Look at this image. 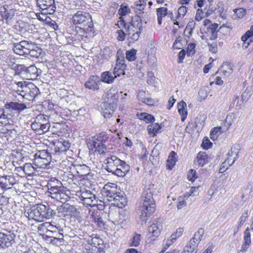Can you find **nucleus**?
I'll use <instances>...</instances> for the list:
<instances>
[{"mask_svg": "<svg viewBox=\"0 0 253 253\" xmlns=\"http://www.w3.org/2000/svg\"><path fill=\"white\" fill-rule=\"evenodd\" d=\"M153 192L150 188L146 187L140 198L137 212L143 221L146 220V218L155 211L156 204L153 198Z\"/></svg>", "mask_w": 253, "mask_h": 253, "instance_id": "obj_1", "label": "nucleus"}, {"mask_svg": "<svg viewBox=\"0 0 253 253\" xmlns=\"http://www.w3.org/2000/svg\"><path fill=\"white\" fill-rule=\"evenodd\" d=\"M27 108L25 103L13 101L7 102L3 108H0V124L5 125L8 124L9 117L13 115V111L20 113Z\"/></svg>", "mask_w": 253, "mask_h": 253, "instance_id": "obj_2", "label": "nucleus"}, {"mask_svg": "<svg viewBox=\"0 0 253 253\" xmlns=\"http://www.w3.org/2000/svg\"><path fill=\"white\" fill-rule=\"evenodd\" d=\"M117 95L112 93H107L104 96V101L102 102L100 107L102 114L106 119L111 117L117 108Z\"/></svg>", "mask_w": 253, "mask_h": 253, "instance_id": "obj_3", "label": "nucleus"}, {"mask_svg": "<svg viewBox=\"0 0 253 253\" xmlns=\"http://www.w3.org/2000/svg\"><path fill=\"white\" fill-rule=\"evenodd\" d=\"M51 159L50 153L45 150H40L35 154L33 163L38 169H49Z\"/></svg>", "mask_w": 253, "mask_h": 253, "instance_id": "obj_4", "label": "nucleus"}, {"mask_svg": "<svg viewBox=\"0 0 253 253\" xmlns=\"http://www.w3.org/2000/svg\"><path fill=\"white\" fill-rule=\"evenodd\" d=\"M72 22L74 25H78L83 28H91L93 26L91 16L88 12L78 10L72 17Z\"/></svg>", "mask_w": 253, "mask_h": 253, "instance_id": "obj_5", "label": "nucleus"}, {"mask_svg": "<svg viewBox=\"0 0 253 253\" xmlns=\"http://www.w3.org/2000/svg\"><path fill=\"white\" fill-rule=\"evenodd\" d=\"M204 232V228H201L195 232L194 237L187 243L181 253H196L198 246L202 240Z\"/></svg>", "mask_w": 253, "mask_h": 253, "instance_id": "obj_6", "label": "nucleus"}, {"mask_svg": "<svg viewBox=\"0 0 253 253\" xmlns=\"http://www.w3.org/2000/svg\"><path fill=\"white\" fill-rule=\"evenodd\" d=\"M78 196L84 204L91 207L97 206V200L95 194L90 190L81 188L80 191L78 192Z\"/></svg>", "mask_w": 253, "mask_h": 253, "instance_id": "obj_7", "label": "nucleus"}, {"mask_svg": "<svg viewBox=\"0 0 253 253\" xmlns=\"http://www.w3.org/2000/svg\"><path fill=\"white\" fill-rule=\"evenodd\" d=\"M17 180L13 174L3 175L0 176V187L3 190H7L14 188L16 190Z\"/></svg>", "mask_w": 253, "mask_h": 253, "instance_id": "obj_8", "label": "nucleus"}, {"mask_svg": "<svg viewBox=\"0 0 253 253\" xmlns=\"http://www.w3.org/2000/svg\"><path fill=\"white\" fill-rule=\"evenodd\" d=\"M142 30V24L137 23H130L127 28V34L130 42H134L139 38V35Z\"/></svg>", "mask_w": 253, "mask_h": 253, "instance_id": "obj_9", "label": "nucleus"}, {"mask_svg": "<svg viewBox=\"0 0 253 253\" xmlns=\"http://www.w3.org/2000/svg\"><path fill=\"white\" fill-rule=\"evenodd\" d=\"M46 194L48 196L62 203H65L68 197L67 194H66V188L64 186L47 190Z\"/></svg>", "mask_w": 253, "mask_h": 253, "instance_id": "obj_10", "label": "nucleus"}, {"mask_svg": "<svg viewBox=\"0 0 253 253\" xmlns=\"http://www.w3.org/2000/svg\"><path fill=\"white\" fill-rule=\"evenodd\" d=\"M37 6L44 13L53 14L56 10L55 0H36Z\"/></svg>", "mask_w": 253, "mask_h": 253, "instance_id": "obj_11", "label": "nucleus"}, {"mask_svg": "<svg viewBox=\"0 0 253 253\" xmlns=\"http://www.w3.org/2000/svg\"><path fill=\"white\" fill-rule=\"evenodd\" d=\"M33 43L26 41H22L19 43H14L13 46L14 52L18 55L27 56Z\"/></svg>", "mask_w": 253, "mask_h": 253, "instance_id": "obj_12", "label": "nucleus"}, {"mask_svg": "<svg viewBox=\"0 0 253 253\" xmlns=\"http://www.w3.org/2000/svg\"><path fill=\"white\" fill-rule=\"evenodd\" d=\"M29 90L28 92H25L24 94L23 97H22V100H18L17 102L25 103V105L27 106L26 104L28 103L29 101H33L37 95L39 93V90L33 84L29 83Z\"/></svg>", "mask_w": 253, "mask_h": 253, "instance_id": "obj_13", "label": "nucleus"}, {"mask_svg": "<svg viewBox=\"0 0 253 253\" xmlns=\"http://www.w3.org/2000/svg\"><path fill=\"white\" fill-rule=\"evenodd\" d=\"M106 161V169L109 172H111L115 175L116 171L118 169L117 167L121 163V160L116 156H112L110 158H107Z\"/></svg>", "mask_w": 253, "mask_h": 253, "instance_id": "obj_14", "label": "nucleus"}, {"mask_svg": "<svg viewBox=\"0 0 253 253\" xmlns=\"http://www.w3.org/2000/svg\"><path fill=\"white\" fill-rule=\"evenodd\" d=\"M25 216L29 219H33L37 221H42L40 213L39 205L34 206L24 212Z\"/></svg>", "mask_w": 253, "mask_h": 253, "instance_id": "obj_15", "label": "nucleus"}, {"mask_svg": "<svg viewBox=\"0 0 253 253\" xmlns=\"http://www.w3.org/2000/svg\"><path fill=\"white\" fill-rule=\"evenodd\" d=\"M101 81L97 76H91L85 83V87L93 90H97L99 89V85Z\"/></svg>", "mask_w": 253, "mask_h": 253, "instance_id": "obj_16", "label": "nucleus"}, {"mask_svg": "<svg viewBox=\"0 0 253 253\" xmlns=\"http://www.w3.org/2000/svg\"><path fill=\"white\" fill-rule=\"evenodd\" d=\"M14 237L13 234L10 233L7 234L0 233V247L2 248L10 247Z\"/></svg>", "mask_w": 253, "mask_h": 253, "instance_id": "obj_17", "label": "nucleus"}, {"mask_svg": "<svg viewBox=\"0 0 253 253\" xmlns=\"http://www.w3.org/2000/svg\"><path fill=\"white\" fill-rule=\"evenodd\" d=\"M38 205L42 221L44 218H50L52 217L55 214L54 211L51 209L48 205L45 206L42 204Z\"/></svg>", "mask_w": 253, "mask_h": 253, "instance_id": "obj_18", "label": "nucleus"}, {"mask_svg": "<svg viewBox=\"0 0 253 253\" xmlns=\"http://www.w3.org/2000/svg\"><path fill=\"white\" fill-rule=\"evenodd\" d=\"M127 200L126 197L124 195V193L117 192L115 197L110 202L111 205H113L119 208H123L126 204Z\"/></svg>", "mask_w": 253, "mask_h": 253, "instance_id": "obj_19", "label": "nucleus"}, {"mask_svg": "<svg viewBox=\"0 0 253 253\" xmlns=\"http://www.w3.org/2000/svg\"><path fill=\"white\" fill-rule=\"evenodd\" d=\"M15 83L16 86L13 87V91L20 95L22 97H23L24 94L29 90V84L26 83L25 81L17 82Z\"/></svg>", "mask_w": 253, "mask_h": 253, "instance_id": "obj_20", "label": "nucleus"}, {"mask_svg": "<svg viewBox=\"0 0 253 253\" xmlns=\"http://www.w3.org/2000/svg\"><path fill=\"white\" fill-rule=\"evenodd\" d=\"M240 147L239 144L233 145L227 153V160L234 164L235 161L239 158V153Z\"/></svg>", "mask_w": 253, "mask_h": 253, "instance_id": "obj_21", "label": "nucleus"}, {"mask_svg": "<svg viewBox=\"0 0 253 253\" xmlns=\"http://www.w3.org/2000/svg\"><path fill=\"white\" fill-rule=\"evenodd\" d=\"M20 170L23 172L22 176L24 175H27L28 176H33L36 175V171H38L37 169L38 168L33 166L30 163H26L23 167H20Z\"/></svg>", "mask_w": 253, "mask_h": 253, "instance_id": "obj_22", "label": "nucleus"}, {"mask_svg": "<svg viewBox=\"0 0 253 253\" xmlns=\"http://www.w3.org/2000/svg\"><path fill=\"white\" fill-rule=\"evenodd\" d=\"M117 190L116 187H110V189H108V187H104V190L102 191V195L104 198V200L110 203L113 197L117 195Z\"/></svg>", "mask_w": 253, "mask_h": 253, "instance_id": "obj_23", "label": "nucleus"}, {"mask_svg": "<svg viewBox=\"0 0 253 253\" xmlns=\"http://www.w3.org/2000/svg\"><path fill=\"white\" fill-rule=\"evenodd\" d=\"M116 175L120 177L125 176L129 170L130 167L125 161L121 160V163L117 167Z\"/></svg>", "mask_w": 253, "mask_h": 253, "instance_id": "obj_24", "label": "nucleus"}, {"mask_svg": "<svg viewBox=\"0 0 253 253\" xmlns=\"http://www.w3.org/2000/svg\"><path fill=\"white\" fill-rule=\"evenodd\" d=\"M45 121V117L43 114H39L35 118L34 122L31 124L32 128L37 133V131H38L39 129H40L41 126H42L43 123H44V122Z\"/></svg>", "mask_w": 253, "mask_h": 253, "instance_id": "obj_25", "label": "nucleus"}, {"mask_svg": "<svg viewBox=\"0 0 253 253\" xmlns=\"http://www.w3.org/2000/svg\"><path fill=\"white\" fill-rule=\"evenodd\" d=\"M144 8V5H143V4H137L136 7L135 8V12L136 14V15L132 18L131 23H142L141 17L144 13V12L142 11V10H143Z\"/></svg>", "mask_w": 253, "mask_h": 253, "instance_id": "obj_26", "label": "nucleus"}, {"mask_svg": "<svg viewBox=\"0 0 253 253\" xmlns=\"http://www.w3.org/2000/svg\"><path fill=\"white\" fill-rule=\"evenodd\" d=\"M251 243L250 230L248 227L244 231V242L242 246L240 252L245 253L249 248Z\"/></svg>", "mask_w": 253, "mask_h": 253, "instance_id": "obj_27", "label": "nucleus"}, {"mask_svg": "<svg viewBox=\"0 0 253 253\" xmlns=\"http://www.w3.org/2000/svg\"><path fill=\"white\" fill-rule=\"evenodd\" d=\"M43 54V53L42 48L33 44L32 47L30 48L26 57L38 58L40 56H42Z\"/></svg>", "mask_w": 253, "mask_h": 253, "instance_id": "obj_28", "label": "nucleus"}, {"mask_svg": "<svg viewBox=\"0 0 253 253\" xmlns=\"http://www.w3.org/2000/svg\"><path fill=\"white\" fill-rule=\"evenodd\" d=\"M0 12L1 17L6 21L7 23L11 20L14 15L13 9L8 10L5 7H2Z\"/></svg>", "mask_w": 253, "mask_h": 253, "instance_id": "obj_29", "label": "nucleus"}, {"mask_svg": "<svg viewBox=\"0 0 253 253\" xmlns=\"http://www.w3.org/2000/svg\"><path fill=\"white\" fill-rule=\"evenodd\" d=\"M177 108L181 116V121L183 122L187 116V104L184 101H181L177 104Z\"/></svg>", "mask_w": 253, "mask_h": 253, "instance_id": "obj_30", "label": "nucleus"}, {"mask_svg": "<svg viewBox=\"0 0 253 253\" xmlns=\"http://www.w3.org/2000/svg\"><path fill=\"white\" fill-rule=\"evenodd\" d=\"M115 77H113L109 71L104 72L101 74V82L108 84H112L114 81Z\"/></svg>", "mask_w": 253, "mask_h": 253, "instance_id": "obj_31", "label": "nucleus"}, {"mask_svg": "<svg viewBox=\"0 0 253 253\" xmlns=\"http://www.w3.org/2000/svg\"><path fill=\"white\" fill-rule=\"evenodd\" d=\"M158 17V23L159 25L162 23L163 18L165 17L168 14V9L165 7H161L156 9Z\"/></svg>", "mask_w": 253, "mask_h": 253, "instance_id": "obj_32", "label": "nucleus"}, {"mask_svg": "<svg viewBox=\"0 0 253 253\" xmlns=\"http://www.w3.org/2000/svg\"><path fill=\"white\" fill-rule=\"evenodd\" d=\"M197 161L201 167H203L208 162V158L206 152H200L197 156Z\"/></svg>", "mask_w": 253, "mask_h": 253, "instance_id": "obj_33", "label": "nucleus"}, {"mask_svg": "<svg viewBox=\"0 0 253 253\" xmlns=\"http://www.w3.org/2000/svg\"><path fill=\"white\" fill-rule=\"evenodd\" d=\"M92 145L95 151L98 152L100 154H105L107 152V148L102 142L93 141Z\"/></svg>", "mask_w": 253, "mask_h": 253, "instance_id": "obj_34", "label": "nucleus"}, {"mask_svg": "<svg viewBox=\"0 0 253 253\" xmlns=\"http://www.w3.org/2000/svg\"><path fill=\"white\" fill-rule=\"evenodd\" d=\"M63 186L62 182L55 178H52L48 181L47 187V190L59 188Z\"/></svg>", "mask_w": 253, "mask_h": 253, "instance_id": "obj_35", "label": "nucleus"}, {"mask_svg": "<svg viewBox=\"0 0 253 253\" xmlns=\"http://www.w3.org/2000/svg\"><path fill=\"white\" fill-rule=\"evenodd\" d=\"M137 117L139 120H143L147 123H152L155 121L154 117L147 113L138 114Z\"/></svg>", "mask_w": 253, "mask_h": 253, "instance_id": "obj_36", "label": "nucleus"}, {"mask_svg": "<svg viewBox=\"0 0 253 253\" xmlns=\"http://www.w3.org/2000/svg\"><path fill=\"white\" fill-rule=\"evenodd\" d=\"M176 154L174 151H171L169 156L168 159L167 160V167L168 169H171L175 165L176 162Z\"/></svg>", "mask_w": 253, "mask_h": 253, "instance_id": "obj_37", "label": "nucleus"}, {"mask_svg": "<svg viewBox=\"0 0 253 253\" xmlns=\"http://www.w3.org/2000/svg\"><path fill=\"white\" fill-rule=\"evenodd\" d=\"M219 71L222 73V75L228 77L232 73V69L230 64L228 63H224Z\"/></svg>", "mask_w": 253, "mask_h": 253, "instance_id": "obj_38", "label": "nucleus"}, {"mask_svg": "<svg viewBox=\"0 0 253 253\" xmlns=\"http://www.w3.org/2000/svg\"><path fill=\"white\" fill-rule=\"evenodd\" d=\"M76 170L77 172L81 176L86 175L90 172L89 168L85 165L78 166Z\"/></svg>", "mask_w": 253, "mask_h": 253, "instance_id": "obj_39", "label": "nucleus"}, {"mask_svg": "<svg viewBox=\"0 0 253 253\" xmlns=\"http://www.w3.org/2000/svg\"><path fill=\"white\" fill-rule=\"evenodd\" d=\"M43 227L46 228L45 231H49L51 232H53V231H55L57 230H60L61 229V227L59 225L55 224H53L50 222H44Z\"/></svg>", "mask_w": 253, "mask_h": 253, "instance_id": "obj_40", "label": "nucleus"}, {"mask_svg": "<svg viewBox=\"0 0 253 253\" xmlns=\"http://www.w3.org/2000/svg\"><path fill=\"white\" fill-rule=\"evenodd\" d=\"M91 218H92V220L94 221V222L96 223L98 226L102 227L104 226V224L103 219L100 214H98V211L93 212L91 215Z\"/></svg>", "mask_w": 253, "mask_h": 253, "instance_id": "obj_41", "label": "nucleus"}, {"mask_svg": "<svg viewBox=\"0 0 253 253\" xmlns=\"http://www.w3.org/2000/svg\"><path fill=\"white\" fill-rule=\"evenodd\" d=\"M161 126L157 123L152 124L148 126L147 130L149 133L155 135L158 131L161 129Z\"/></svg>", "mask_w": 253, "mask_h": 253, "instance_id": "obj_42", "label": "nucleus"}, {"mask_svg": "<svg viewBox=\"0 0 253 253\" xmlns=\"http://www.w3.org/2000/svg\"><path fill=\"white\" fill-rule=\"evenodd\" d=\"M136 52L137 50L135 49H132L130 50H127L126 53V58L129 61H134L136 58Z\"/></svg>", "mask_w": 253, "mask_h": 253, "instance_id": "obj_43", "label": "nucleus"}, {"mask_svg": "<svg viewBox=\"0 0 253 253\" xmlns=\"http://www.w3.org/2000/svg\"><path fill=\"white\" fill-rule=\"evenodd\" d=\"M64 236L46 238V240L53 245L61 244L64 241Z\"/></svg>", "mask_w": 253, "mask_h": 253, "instance_id": "obj_44", "label": "nucleus"}, {"mask_svg": "<svg viewBox=\"0 0 253 253\" xmlns=\"http://www.w3.org/2000/svg\"><path fill=\"white\" fill-rule=\"evenodd\" d=\"M44 122V123L42 124V126H41V127H40V129H39L38 131H37V134H43L48 130L50 127V124L46 118L45 121Z\"/></svg>", "mask_w": 253, "mask_h": 253, "instance_id": "obj_45", "label": "nucleus"}, {"mask_svg": "<svg viewBox=\"0 0 253 253\" xmlns=\"http://www.w3.org/2000/svg\"><path fill=\"white\" fill-rule=\"evenodd\" d=\"M62 232L63 230L62 229H60V230H57L55 231H53V232L45 231V234L46 236V238L64 236Z\"/></svg>", "mask_w": 253, "mask_h": 253, "instance_id": "obj_46", "label": "nucleus"}, {"mask_svg": "<svg viewBox=\"0 0 253 253\" xmlns=\"http://www.w3.org/2000/svg\"><path fill=\"white\" fill-rule=\"evenodd\" d=\"M64 211H65V215H71L76 211V208L74 206L69 204L64 203Z\"/></svg>", "mask_w": 253, "mask_h": 253, "instance_id": "obj_47", "label": "nucleus"}, {"mask_svg": "<svg viewBox=\"0 0 253 253\" xmlns=\"http://www.w3.org/2000/svg\"><path fill=\"white\" fill-rule=\"evenodd\" d=\"M27 71L33 77L36 78L38 76V69L34 65L27 67Z\"/></svg>", "mask_w": 253, "mask_h": 253, "instance_id": "obj_48", "label": "nucleus"}, {"mask_svg": "<svg viewBox=\"0 0 253 253\" xmlns=\"http://www.w3.org/2000/svg\"><path fill=\"white\" fill-rule=\"evenodd\" d=\"M233 164V163L229 161L228 160L226 159L225 161L222 164L219 169V172L223 173L225 172L226 170L228 168Z\"/></svg>", "mask_w": 253, "mask_h": 253, "instance_id": "obj_49", "label": "nucleus"}, {"mask_svg": "<svg viewBox=\"0 0 253 253\" xmlns=\"http://www.w3.org/2000/svg\"><path fill=\"white\" fill-rule=\"evenodd\" d=\"M236 119V115L234 113L229 114L225 119V122L229 126H230Z\"/></svg>", "mask_w": 253, "mask_h": 253, "instance_id": "obj_50", "label": "nucleus"}, {"mask_svg": "<svg viewBox=\"0 0 253 253\" xmlns=\"http://www.w3.org/2000/svg\"><path fill=\"white\" fill-rule=\"evenodd\" d=\"M130 9L126 5H122L121 8L119 9V13L121 16L126 15L127 14L130 13Z\"/></svg>", "mask_w": 253, "mask_h": 253, "instance_id": "obj_51", "label": "nucleus"}, {"mask_svg": "<svg viewBox=\"0 0 253 253\" xmlns=\"http://www.w3.org/2000/svg\"><path fill=\"white\" fill-rule=\"evenodd\" d=\"M218 25L217 23L210 24L207 28V33L209 34L217 33Z\"/></svg>", "mask_w": 253, "mask_h": 253, "instance_id": "obj_52", "label": "nucleus"}, {"mask_svg": "<svg viewBox=\"0 0 253 253\" xmlns=\"http://www.w3.org/2000/svg\"><path fill=\"white\" fill-rule=\"evenodd\" d=\"M99 240V239L98 238L94 237L92 238L89 241V244L92 246V248L96 249L98 251L99 249L97 248L96 245H99L100 244ZM91 250H93V248H92Z\"/></svg>", "mask_w": 253, "mask_h": 253, "instance_id": "obj_53", "label": "nucleus"}, {"mask_svg": "<svg viewBox=\"0 0 253 253\" xmlns=\"http://www.w3.org/2000/svg\"><path fill=\"white\" fill-rule=\"evenodd\" d=\"M212 144V143L207 138H204L202 144V147L204 149H208L211 147Z\"/></svg>", "mask_w": 253, "mask_h": 253, "instance_id": "obj_54", "label": "nucleus"}, {"mask_svg": "<svg viewBox=\"0 0 253 253\" xmlns=\"http://www.w3.org/2000/svg\"><path fill=\"white\" fill-rule=\"evenodd\" d=\"M196 175H197L196 171L195 170H194V169H191L190 170V171L188 174L187 178L189 179V180L193 181L195 180L196 178H197V176Z\"/></svg>", "mask_w": 253, "mask_h": 253, "instance_id": "obj_55", "label": "nucleus"}, {"mask_svg": "<svg viewBox=\"0 0 253 253\" xmlns=\"http://www.w3.org/2000/svg\"><path fill=\"white\" fill-rule=\"evenodd\" d=\"M195 46H196V44L195 43H190L188 45L187 52L188 56H190L195 53L194 49L195 48Z\"/></svg>", "mask_w": 253, "mask_h": 253, "instance_id": "obj_56", "label": "nucleus"}, {"mask_svg": "<svg viewBox=\"0 0 253 253\" xmlns=\"http://www.w3.org/2000/svg\"><path fill=\"white\" fill-rule=\"evenodd\" d=\"M113 74L115 78L121 75H125V71L123 70V69H119V67L116 66L114 69Z\"/></svg>", "mask_w": 253, "mask_h": 253, "instance_id": "obj_57", "label": "nucleus"}, {"mask_svg": "<svg viewBox=\"0 0 253 253\" xmlns=\"http://www.w3.org/2000/svg\"><path fill=\"white\" fill-rule=\"evenodd\" d=\"M195 22L194 21H190L186 27L185 31L189 32V35H191L192 32L195 26Z\"/></svg>", "mask_w": 253, "mask_h": 253, "instance_id": "obj_58", "label": "nucleus"}, {"mask_svg": "<svg viewBox=\"0 0 253 253\" xmlns=\"http://www.w3.org/2000/svg\"><path fill=\"white\" fill-rule=\"evenodd\" d=\"M248 217V211H245L242 215L240 217V221L239 224V227L242 226L243 224L246 222L247 219Z\"/></svg>", "mask_w": 253, "mask_h": 253, "instance_id": "obj_59", "label": "nucleus"}, {"mask_svg": "<svg viewBox=\"0 0 253 253\" xmlns=\"http://www.w3.org/2000/svg\"><path fill=\"white\" fill-rule=\"evenodd\" d=\"M187 7L184 6H180L178 9V17H183L186 13Z\"/></svg>", "mask_w": 253, "mask_h": 253, "instance_id": "obj_60", "label": "nucleus"}, {"mask_svg": "<svg viewBox=\"0 0 253 253\" xmlns=\"http://www.w3.org/2000/svg\"><path fill=\"white\" fill-rule=\"evenodd\" d=\"M122 59L121 61H119L117 60L116 66L117 67H119V69H123V70H124L126 68V65L125 63V59L124 57L121 56Z\"/></svg>", "mask_w": 253, "mask_h": 253, "instance_id": "obj_61", "label": "nucleus"}, {"mask_svg": "<svg viewBox=\"0 0 253 253\" xmlns=\"http://www.w3.org/2000/svg\"><path fill=\"white\" fill-rule=\"evenodd\" d=\"M177 236L175 233H173L170 237L169 239H168L166 241V245L169 247L170 246L172 243L174 242V241L176 240L177 238Z\"/></svg>", "mask_w": 253, "mask_h": 253, "instance_id": "obj_62", "label": "nucleus"}, {"mask_svg": "<svg viewBox=\"0 0 253 253\" xmlns=\"http://www.w3.org/2000/svg\"><path fill=\"white\" fill-rule=\"evenodd\" d=\"M204 18V13L202 9H198L197 10L196 14L195 16V20L200 21Z\"/></svg>", "mask_w": 253, "mask_h": 253, "instance_id": "obj_63", "label": "nucleus"}, {"mask_svg": "<svg viewBox=\"0 0 253 253\" xmlns=\"http://www.w3.org/2000/svg\"><path fill=\"white\" fill-rule=\"evenodd\" d=\"M155 77L153 72H149L147 74V82L149 84H152L155 80Z\"/></svg>", "mask_w": 253, "mask_h": 253, "instance_id": "obj_64", "label": "nucleus"}]
</instances>
